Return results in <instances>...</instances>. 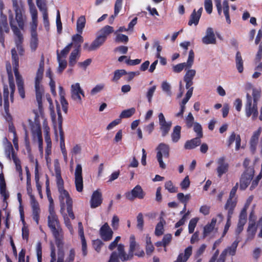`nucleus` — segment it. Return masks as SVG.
<instances>
[{
  "label": "nucleus",
  "mask_w": 262,
  "mask_h": 262,
  "mask_svg": "<svg viewBox=\"0 0 262 262\" xmlns=\"http://www.w3.org/2000/svg\"><path fill=\"white\" fill-rule=\"evenodd\" d=\"M245 170L242 174L239 181V187L242 190L246 189L250 184L254 175V163H251L248 158L243 162Z\"/></svg>",
  "instance_id": "f257e3e1"
},
{
  "label": "nucleus",
  "mask_w": 262,
  "mask_h": 262,
  "mask_svg": "<svg viewBox=\"0 0 262 262\" xmlns=\"http://www.w3.org/2000/svg\"><path fill=\"white\" fill-rule=\"evenodd\" d=\"M12 64L16 79L18 92L21 98L25 97V91L24 89V82L22 76L18 72L19 58L15 48L11 50Z\"/></svg>",
  "instance_id": "f03ea898"
},
{
  "label": "nucleus",
  "mask_w": 262,
  "mask_h": 262,
  "mask_svg": "<svg viewBox=\"0 0 262 262\" xmlns=\"http://www.w3.org/2000/svg\"><path fill=\"white\" fill-rule=\"evenodd\" d=\"M44 71V59L43 57L40 61L39 68L36 72L35 79V88L36 92V99L38 103L39 110L42 109V95L43 93V90L40 85V82L42 79L43 73Z\"/></svg>",
  "instance_id": "7ed1b4c3"
},
{
  "label": "nucleus",
  "mask_w": 262,
  "mask_h": 262,
  "mask_svg": "<svg viewBox=\"0 0 262 262\" xmlns=\"http://www.w3.org/2000/svg\"><path fill=\"white\" fill-rule=\"evenodd\" d=\"M12 6L15 14V20L21 30H24L26 19L24 4L21 0H12Z\"/></svg>",
  "instance_id": "20e7f679"
},
{
  "label": "nucleus",
  "mask_w": 262,
  "mask_h": 262,
  "mask_svg": "<svg viewBox=\"0 0 262 262\" xmlns=\"http://www.w3.org/2000/svg\"><path fill=\"white\" fill-rule=\"evenodd\" d=\"M3 97H4V107L5 114L4 117L6 121L8 122L9 130L13 134V136H16V133L15 127L12 123V117L9 113V90L7 86L5 85L3 88Z\"/></svg>",
  "instance_id": "39448f33"
},
{
  "label": "nucleus",
  "mask_w": 262,
  "mask_h": 262,
  "mask_svg": "<svg viewBox=\"0 0 262 262\" xmlns=\"http://www.w3.org/2000/svg\"><path fill=\"white\" fill-rule=\"evenodd\" d=\"M59 193V199L60 202V212L64 211L65 205H67V210L69 216L72 219H75V215L73 211V201L69 192L66 189L58 191Z\"/></svg>",
  "instance_id": "423d86ee"
},
{
  "label": "nucleus",
  "mask_w": 262,
  "mask_h": 262,
  "mask_svg": "<svg viewBox=\"0 0 262 262\" xmlns=\"http://www.w3.org/2000/svg\"><path fill=\"white\" fill-rule=\"evenodd\" d=\"M10 25L11 29L14 34V41L17 50L20 55L22 56L24 53V49L23 47L22 43L24 41V37L20 30L17 27L15 24V20H14L12 14L9 16Z\"/></svg>",
  "instance_id": "0eeeda50"
},
{
  "label": "nucleus",
  "mask_w": 262,
  "mask_h": 262,
  "mask_svg": "<svg viewBox=\"0 0 262 262\" xmlns=\"http://www.w3.org/2000/svg\"><path fill=\"white\" fill-rule=\"evenodd\" d=\"M137 244L135 241V237L134 235H131L129 237V249L128 254H126L124 246L120 244L118 246V251L119 253L120 260L122 261H125L132 259L134 256V252L135 250Z\"/></svg>",
  "instance_id": "6e6552de"
},
{
  "label": "nucleus",
  "mask_w": 262,
  "mask_h": 262,
  "mask_svg": "<svg viewBox=\"0 0 262 262\" xmlns=\"http://www.w3.org/2000/svg\"><path fill=\"white\" fill-rule=\"evenodd\" d=\"M157 158L160 167L162 169L166 168V165L163 162L162 157L168 158L169 156V147L168 145L162 143L157 148Z\"/></svg>",
  "instance_id": "1a4fd4ad"
},
{
  "label": "nucleus",
  "mask_w": 262,
  "mask_h": 262,
  "mask_svg": "<svg viewBox=\"0 0 262 262\" xmlns=\"http://www.w3.org/2000/svg\"><path fill=\"white\" fill-rule=\"evenodd\" d=\"M6 67L9 79V86L7 85L9 90V95L10 94L11 102L13 103L14 101V93L15 90V85L13 80V76L10 62H7ZM5 85H4V86ZM6 85L7 86V85Z\"/></svg>",
  "instance_id": "9d476101"
},
{
  "label": "nucleus",
  "mask_w": 262,
  "mask_h": 262,
  "mask_svg": "<svg viewBox=\"0 0 262 262\" xmlns=\"http://www.w3.org/2000/svg\"><path fill=\"white\" fill-rule=\"evenodd\" d=\"M145 195V192L139 185H136L131 191L125 193L126 198L130 201H134L135 199H143Z\"/></svg>",
  "instance_id": "9b49d317"
},
{
  "label": "nucleus",
  "mask_w": 262,
  "mask_h": 262,
  "mask_svg": "<svg viewBox=\"0 0 262 262\" xmlns=\"http://www.w3.org/2000/svg\"><path fill=\"white\" fill-rule=\"evenodd\" d=\"M194 54L193 50H191L189 52V55L186 62L179 63L173 66L172 70L175 73H180L184 69H190L193 64Z\"/></svg>",
  "instance_id": "f8f14e48"
},
{
  "label": "nucleus",
  "mask_w": 262,
  "mask_h": 262,
  "mask_svg": "<svg viewBox=\"0 0 262 262\" xmlns=\"http://www.w3.org/2000/svg\"><path fill=\"white\" fill-rule=\"evenodd\" d=\"M55 238V243L58 249H63V232L60 226L50 229Z\"/></svg>",
  "instance_id": "ddd939ff"
},
{
  "label": "nucleus",
  "mask_w": 262,
  "mask_h": 262,
  "mask_svg": "<svg viewBox=\"0 0 262 262\" xmlns=\"http://www.w3.org/2000/svg\"><path fill=\"white\" fill-rule=\"evenodd\" d=\"M49 214L48 216V226L50 229L60 226L59 221L54 211V207L51 205L49 208Z\"/></svg>",
  "instance_id": "4468645a"
},
{
  "label": "nucleus",
  "mask_w": 262,
  "mask_h": 262,
  "mask_svg": "<svg viewBox=\"0 0 262 262\" xmlns=\"http://www.w3.org/2000/svg\"><path fill=\"white\" fill-rule=\"evenodd\" d=\"M75 184L76 190L78 192H82L83 190V178L82 176V166L78 164L76 165L75 171Z\"/></svg>",
  "instance_id": "2eb2a0df"
},
{
  "label": "nucleus",
  "mask_w": 262,
  "mask_h": 262,
  "mask_svg": "<svg viewBox=\"0 0 262 262\" xmlns=\"http://www.w3.org/2000/svg\"><path fill=\"white\" fill-rule=\"evenodd\" d=\"M238 243V241H235L230 246L226 248L221 254L220 258L217 262H225L226 256L228 254L234 256L236 253Z\"/></svg>",
  "instance_id": "dca6fc26"
},
{
  "label": "nucleus",
  "mask_w": 262,
  "mask_h": 262,
  "mask_svg": "<svg viewBox=\"0 0 262 262\" xmlns=\"http://www.w3.org/2000/svg\"><path fill=\"white\" fill-rule=\"evenodd\" d=\"M71 93L72 99L79 103L81 102L80 95L84 97V92L79 83H76L71 85Z\"/></svg>",
  "instance_id": "f3484780"
},
{
  "label": "nucleus",
  "mask_w": 262,
  "mask_h": 262,
  "mask_svg": "<svg viewBox=\"0 0 262 262\" xmlns=\"http://www.w3.org/2000/svg\"><path fill=\"white\" fill-rule=\"evenodd\" d=\"M217 167L216 171L217 176L221 178L222 176L228 172L229 169V164L226 161L225 157L219 158L216 161Z\"/></svg>",
  "instance_id": "a211bd4d"
},
{
  "label": "nucleus",
  "mask_w": 262,
  "mask_h": 262,
  "mask_svg": "<svg viewBox=\"0 0 262 262\" xmlns=\"http://www.w3.org/2000/svg\"><path fill=\"white\" fill-rule=\"evenodd\" d=\"M31 206L32 208V215L33 219L35 221L37 225L39 224L40 209L38 203L35 200L33 195H31Z\"/></svg>",
  "instance_id": "6ab92c4d"
},
{
  "label": "nucleus",
  "mask_w": 262,
  "mask_h": 262,
  "mask_svg": "<svg viewBox=\"0 0 262 262\" xmlns=\"http://www.w3.org/2000/svg\"><path fill=\"white\" fill-rule=\"evenodd\" d=\"M202 41L205 45L216 44V39L212 28H207L205 35L202 38Z\"/></svg>",
  "instance_id": "aec40b11"
},
{
  "label": "nucleus",
  "mask_w": 262,
  "mask_h": 262,
  "mask_svg": "<svg viewBox=\"0 0 262 262\" xmlns=\"http://www.w3.org/2000/svg\"><path fill=\"white\" fill-rule=\"evenodd\" d=\"M105 41L103 38L98 35L96 38L89 45L88 42H85L83 46V49L88 51H92L97 50L100 48Z\"/></svg>",
  "instance_id": "412c9836"
},
{
  "label": "nucleus",
  "mask_w": 262,
  "mask_h": 262,
  "mask_svg": "<svg viewBox=\"0 0 262 262\" xmlns=\"http://www.w3.org/2000/svg\"><path fill=\"white\" fill-rule=\"evenodd\" d=\"M99 233L104 241H109L112 238L113 231L106 223L100 228Z\"/></svg>",
  "instance_id": "4be33fe9"
},
{
  "label": "nucleus",
  "mask_w": 262,
  "mask_h": 262,
  "mask_svg": "<svg viewBox=\"0 0 262 262\" xmlns=\"http://www.w3.org/2000/svg\"><path fill=\"white\" fill-rule=\"evenodd\" d=\"M102 202V193L99 189L94 191L92 195L90 200V205L92 208H95L99 206Z\"/></svg>",
  "instance_id": "5701e85b"
},
{
  "label": "nucleus",
  "mask_w": 262,
  "mask_h": 262,
  "mask_svg": "<svg viewBox=\"0 0 262 262\" xmlns=\"http://www.w3.org/2000/svg\"><path fill=\"white\" fill-rule=\"evenodd\" d=\"M30 13L32 18L31 23V35H37V11L35 7H31Z\"/></svg>",
  "instance_id": "b1692460"
},
{
  "label": "nucleus",
  "mask_w": 262,
  "mask_h": 262,
  "mask_svg": "<svg viewBox=\"0 0 262 262\" xmlns=\"http://www.w3.org/2000/svg\"><path fill=\"white\" fill-rule=\"evenodd\" d=\"M257 109V104L252 103V98L249 94L246 95V103L245 104V112L247 117H250L254 109Z\"/></svg>",
  "instance_id": "393cba45"
},
{
  "label": "nucleus",
  "mask_w": 262,
  "mask_h": 262,
  "mask_svg": "<svg viewBox=\"0 0 262 262\" xmlns=\"http://www.w3.org/2000/svg\"><path fill=\"white\" fill-rule=\"evenodd\" d=\"M192 254V247L189 246L185 249L184 253H180L174 262H186Z\"/></svg>",
  "instance_id": "a878e982"
},
{
  "label": "nucleus",
  "mask_w": 262,
  "mask_h": 262,
  "mask_svg": "<svg viewBox=\"0 0 262 262\" xmlns=\"http://www.w3.org/2000/svg\"><path fill=\"white\" fill-rule=\"evenodd\" d=\"M257 230V227L255 224L254 220L252 222L249 221L248 227L247 228V240H251L255 236Z\"/></svg>",
  "instance_id": "bb28decb"
},
{
  "label": "nucleus",
  "mask_w": 262,
  "mask_h": 262,
  "mask_svg": "<svg viewBox=\"0 0 262 262\" xmlns=\"http://www.w3.org/2000/svg\"><path fill=\"white\" fill-rule=\"evenodd\" d=\"M201 143V138L195 137L186 142L184 148L186 149H191L200 145Z\"/></svg>",
  "instance_id": "cd10ccee"
},
{
  "label": "nucleus",
  "mask_w": 262,
  "mask_h": 262,
  "mask_svg": "<svg viewBox=\"0 0 262 262\" xmlns=\"http://www.w3.org/2000/svg\"><path fill=\"white\" fill-rule=\"evenodd\" d=\"M4 142L5 143V155L9 159H11V157L12 158L13 154H15L12 145L10 142L7 140L6 138L4 139Z\"/></svg>",
  "instance_id": "c85d7f7f"
},
{
  "label": "nucleus",
  "mask_w": 262,
  "mask_h": 262,
  "mask_svg": "<svg viewBox=\"0 0 262 262\" xmlns=\"http://www.w3.org/2000/svg\"><path fill=\"white\" fill-rule=\"evenodd\" d=\"M114 28L108 25H106L101 28L98 32L99 35L100 37L103 38L104 40H106L107 36L110 34L114 32Z\"/></svg>",
  "instance_id": "c756f323"
},
{
  "label": "nucleus",
  "mask_w": 262,
  "mask_h": 262,
  "mask_svg": "<svg viewBox=\"0 0 262 262\" xmlns=\"http://www.w3.org/2000/svg\"><path fill=\"white\" fill-rule=\"evenodd\" d=\"M216 223V219L213 218L210 224L206 225L204 227L203 238L207 236L214 229Z\"/></svg>",
  "instance_id": "7c9ffc66"
},
{
  "label": "nucleus",
  "mask_w": 262,
  "mask_h": 262,
  "mask_svg": "<svg viewBox=\"0 0 262 262\" xmlns=\"http://www.w3.org/2000/svg\"><path fill=\"white\" fill-rule=\"evenodd\" d=\"M72 40L73 45H74L75 49L80 50L81 44L83 42V38L79 33L76 34L72 36Z\"/></svg>",
  "instance_id": "2f4dec72"
},
{
  "label": "nucleus",
  "mask_w": 262,
  "mask_h": 262,
  "mask_svg": "<svg viewBox=\"0 0 262 262\" xmlns=\"http://www.w3.org/2000/svg\"><path fill=\"white\" fill-rule=\"evenodd\" d=\"M80 50L74 49L71 53L69 57V66L73 67L77 62V61L80 57Z\"/></svg>",
  "instance_id": "473e14b6"
},
{
  "label": "nucleus",
  "mask_w": 262,
  "mask_h": 262,
  "mask_svg": "<svg viewBox=\"0 0 262 262\" xmlns=\"http://www.w3.org/2000/svg\"><path fill=\"white\" fill-rule=\"evenodd\" d=\"M235 63H236V67L239 73H241L243 72L244 67H243V60L242 59L241 54L239 51H237L236 54L235 56Z\"/></svg>",
  "instance_id": "72a5a7b5"
},
{
  "label": "nucleus",
  "mask_w": 262,
  "mask_h": 262,
  "mask_svg": "<svg viewBox=\"0 0 262 262\" xmlns=\"http://www.w3.org/2000/svg\"><path fill=\"white\" fill-rule=\"evenodd\" d=\"M181 127L179 125H177L174 127L173 132L171 134V139L173 142L176 143L178 142L181 138Z\"/></svg>",
  "instance_id": "f704fd0d"
},
{
  "label": "nucleus",
  "mask_w": 262,
  "mask_h": 262,
  "mask_svg": "<svg viewBox=\"0 0 262 262\" xmlns=\"http://www.w3.org/2000/svg\"><path fill=\"white\" fill-rule=\"evenodd\" d=\"M85 18L84 16H81L78 18L76 24V30L78 33L81 34L82 33L83 29L85 27Z\"/></svg>",
  "instance_id": "c9c22d12"
},
{
  "label": "nucleus",
  "mask_w": 262,
  "mask_h": 262,
  "mask_svg": "<svg viewBox=\"0 0 262 262\" xmlns=\"http://www.w3.org/2000/svg\"><path fill=\"white\" fill-rule=\"evenodd\" d=\"M165 224V221L164 219H161L160 222L157 224L156 226L155 234L156 235L159 236L162 235L164 233V225Z\"/></svg>",
  "instance_id": "e433bc0d"
},
{
  "label": "nucleus",
  "mask_w": 262,
  "mask_h": 262,
  "mask_svg": "<svg viewBox=\"0 0 262 262\" xmlns=\"http://www.w3.org/2000/svg\"><path fill=\"white\" fill-rule=\"evenodd\" d=\"M159 125L160 126V130H161L162 132V136L163 137L166 136L168 134L170 129L172 125V122L171 121H169L167 122V123L160 124Z\"/></svg>",
  "instance_id": "4c0bfd02"
},
{
  "label": "nucleus",
  "mask_w": 262,
  "mask_h": 262,
  "mask_svg": "<svg viewBox=\"0 0 262 262\" xmlns=\"http://www.w3.org/2000/svg\"><path fill=\"white\" fill-rule=\"evenodd\" d=\"M38 46V35H31L30 47L32 52L36 50Z\"/></svg>",
  "instance_id": "58836bf2"
},
{
  "label": "nucleus",
  "mask_w": 262,
  "mask_h": 262,
  "mask_svg": "<svg viewBox=\"0 0 262 262\" xmlns=\"http://www.w3.org/2000/svg\"><path fill=\"white\" fill-rule=\"evenodd\" d=\"M56 185L58 188V190H62L64 189V182L63 179H62L60 172L59 170H56Z\"/></svg>",
  "instance_id": "ea45409f"
},
{
  "label": "nucleus",
  "mask_w": 262,
  "mask_h": 262,
  "mask_svg": "<svg viewBox=\"0 0 262 262\" xmlns=\"http://www.w3.org/2000/svg\"><path fill=\"white\" fill-rule=\"evenodd\" d=\"M57 59L59 63L57 71L59 73H61L62 71L66 68L67 62L65 59L62 60L59 54L58 51H57Z\"/></svg>",
  "instance_id": "a19ab883"
},
{
  "label": "nucleus",
  "mask_w": 262,
  "mask_h": 262,
  "mask_svg": "<svg viewBox=\"0 0 262 262\" xmlns=\"http://www.w3.org/2000/svg\"><path fill=\"white\" fill-rule=\"evenodd\" d=\"M155 248L152 244L151 238L148 235L146 237V253L147 255H150L154 252Z\"/></svg>",
  "instance_id": "79ce46f5"
},
{
  "label": "nucleus",
  "mask_w": 262,
  "mask_h": 262,
  "mask_svg": "<svg viewBox=\"0 0 262 262\" xmlns=\"http://www.w3.org/2000/svg\"><path fill=\"white\" fill-rule=\"evenodd\" d=\"M200 17L196 14V12L195 10H193L190 16V19L188 21V25L189 26H191L194 24L195 26H196L199 21Z\"/></svg>",
  "instance_id": "37998d69"
},
{
  "label": "nucleus",
  "mask_w": 262,
  "mask_h": 262,
  "mask_svg": "<svg viewBox=\"0 0 262 262\" xmlns=\"http://www.w3.org/2000/svg\"><path fill=\"white\" fill-rule=\"evenodd\" d=\"M25 170L26 171V174H27V193L29 195V196L31 197V195H32V188L31 186V174L29 172V168L27 166L25 167Z\"/></svg>",
  "instance_id": "c03bdc74"
},
{
  "label": "nucleus",
  "mask_w": 262,
  "mask_h": 262,
  "mask_svg": "<svg viewBox=\"0 0 262 262\" xmlns=\"http://www.w3.org/2000/svg\"><path fill=\"white\" fill-rule=\"evenodd\" d=\"M177 198L181 203L184 204V206H186L187 202L191 198V195L190 194L184 195L183 193L180 192L177 194Z\"/></svg>",
  "instance_id": "a18cd8bd"
},
{
  "label": "nucleus",
  "mask_w": 262,
  "mask_h": 262,
  "mask_svg": "<svg viewBox=\"0 0 262 262\" xmlns=\"http://www.w3.org/2000/svg\"><path fill=\"white\" fill-rule=\"evenodd\" d=\"M136 112L134 107L123 111L120 115V118H127L132 116Z\"/></svg>",
  "instance_id": "49530a36"
},
{
  "label": "nucleus",
  "mask_w": 262,
  "mask_h": 262,
  "mask_svg": "<svg viewBox=\"0 0 262 262\" xmlns=\"http://www.w3.org/2000/svg\"><path fill=\"white\" fill-rule=\"evenodd\" d=\"M1 195L4 196V200H6L9 196L8 192L6 191V183L3 173H1Z\"/></svg>",
  "instance_id": "de8ad7c7"
},
{
  "label": "nucleus",
  "mask_w": 262,
  "mask_h": 262,
  "mask_svg": "<svg viewBox=\"0 0 262 262\" xmlns=\"http://www.w3.org/2000/svg\"><path fill=\"white\" fill-rule=\"evenodd\" d=\"M1 31H4L5 32L8 33L9 31V28L8 25L6 16L3 15L1 13Z\"/></svg>",
  "instance_id": "09e8293b"
},
{
  "label": "nucleus",
  "mask_w": 262,
  "mask_h": 262,
  "mask_svg": "<svg viewBox=\"0 0 262 262\" xmlns=\"http://www.w3.org/2000/svg\"><path fill=\"white\" fill-rule=\"evenodd\" d=\"M193 130L196 134V137L202 138L203 136V129L201 125L198 122H195L193 125Z\"/></svg>",
  "instance_id": "8fccbe9b"
},
{
  "label": "nucleus",
  "mask_w": 262,
  "mask_h": 262,
  "mask_svg": "<svg viewBox=\"0 0 262 262\" xmlns=\"http://www.w3.org/2000/svg\"><path fill=\"white\" fill-rule=\"evenodd\" d=\"M165 188L170 193H175L178 191V188L175 187L171 181L165 182L164 185Z\"/></svg>",
  "instance_id": "3c124183"
},
{
  "label": "nucleus",
  "mask_w": 262,
  "mask_h": 262,
  "mask_svg": "<svg viewBox=\"0 0 262 262\" xmlns=\"http://www.w3.org/2000/svg\"><path fill=\"white\" fill-rule=\"evenodd\" d=\"M126 74L127 72L124 70H116L114 72V75L112 80L113 81L117 82L121 77V76L126 75Z\"/></svg>",
  "instance_id": "603ef678"
},
{
  "label": "nucleus",
  "mask_w": 262,
  "mask_h": 262,
  "mask_svg": "<svg viewBox=\"0 0 262 262\" xmlns=\"http://www.w3.org/2000/svg\"><path fill=\"white\" fill-rule=\"evenodd\" d=\"M198 221L199 218L198 217H194L190 220L188 225V231L189 233H192L194 232Z\"/></svg>",
  "instance_id": "864d4df0"
},
{
  "label": "nucleus",
  "mask_w": 262,
  "mask_h": 262,
  "mask_svg": "<svg viewBox=\"0 0 262 262\" xmlns=\"http://www.w3.org/2000/svg\"><path fill=\"white\" fill-rule=\"evenodd\" d=\"M36 4L38 9L42 13L48 12L46 2L45 0H36Z\"/></svg>",
  "instance_id": "5fc2aeb1"
},
{
  "label": "nucleus",
  "mask_w": 262,
  "mask_h": 262,
  "mask_svg": "<svg viewBox=\"0 0 262 262\" xmlns=\"http://www.w3.org/2000/svg\"><path fill=\"white\" fill-rule=\"evenodd\" d=\"M247 222V207L242 210L239 216L238 222L242 224H246Z\"/></svg>",
  "instance_id": "6e6d98bb"
},
{
  "label": "nucleus",
  "mask_w": 262,
  "mask_h": 262,
  "mask_svg": "<svg viewBox=\"0 0 262 262\" xmlns=\"http://www.w3.org/2000/svg\"><path fill=\"white\" fill-rule=\"evenodd\" d=\"M137 227L140 230L142 231L144 226L143 215L142 213H139L137 216Z\"/></svg>",
  "instance_id": "4d7b16f0"
},
{
  "label": "nucleus",
  "mask_w": 262,
  "mask_h": 262,
  "mask_svg": "<svg viewBox=\"0 0 262 262\" xmlns=\"http://www.w3.org/2000/svg\"><path fill=\"white\" fill-rule=\"evenodd\" d=\"M194 118L191 114V113H189L187 116L186 117L185 121H186V125L187 127L189 128L192 127L193 125H194Z\"/></svg>",
  "instance_id": "13d9d810"
},
{
  "label": "nucleus",
  "mask_w": 262,
  "mask_h": 262,
  "mask_svg": "<svg viewBox=\"0 0 262 262\" xmlns=\"http://www.w3.org/2000/svg\"><path fill=\"white\" fill-rule=\"evenodd\" d=\"M116 36L115 38V41L116 42H123L126 43L128 41V37L127 36L122 34H116Z\"/></svg>",
  "instance_id": "bf43d9fd"
},
{
  "label": "nucleus",
  "mask_w": 262,
  "mask_h": 262,
  "mask_svg": "<svg viewBox=\"0 0 262 262\" xmlns=\"http://www.w3.org/2000/svg\"><path fill=\"white\" fill-rule=\"evenodd\" d=\"M103 244V243L99 239L94 240L93 241V247L98 253L100 252L101 247Z\"/></svg>",
  "instance_id": "052dcab7"
},
{
  "label": "nucleus",
  "mask_w": 262,
  "mask_h": 262,
  "mask_svg": "<svg viewBox=\"0 0 262 262\" xmlns=\"http://www.w3.org/2000/svg\"><path fill=\"white\" fill-rule=\"evenodd\" d=\"M32 134L34 138L39 139L42 138L41 131L40 126H36L32 129Z\"/></svg>",
  "instance_id": "680f3d73"
},
{
  "label": "nucleus",
  "mask_w": 262,
  "mask_h": 262,
  "mask_svg": "<svg viewBox=\"0 0 262 262\" xmlns=\"http://www.w3.org/2000/svg\"><path fill=\"white\" fill-rule=\"evenodd\" d=\"M36 252L38 262H42V247L41 243L40 242L37 243Z\"/></svg>",
  "instance_id": "e2e57ef3"
},
{
  "label": "nucleus",
  "mask_w": 262,
  "mask_h": 262,
  "mask_svg": "<svg viewBox=\"0 0 262 262\" xmlns=\"http://www.w3.org/2000/svg\"><path fill=\"white\" fill-rule=\"evenodd\" d=\"M261 128L260 127L258 129V130L253 133V134L250 139V143L257 144L259 136L261 133Z\"/></svg>",
  "instance_id": "0e129e2a"
},
{
  "label": "nucleus",
  "mask_w": 262,
  "mask_h": 262,
  "mask_svg": "<svg viewBox=\"0 0 262 262\" xmlns=\"http://www.w3.org/2000/svg\"><path fill=\"white\" fill-rule=\"evenodd\" d=\"M252 95L253 98V103L257 104V101L259 100L261 95L260 91L256 89H253L252 90Z\"/></svg>",
  "instance_id": "69168bd1"
},
{
  "label": "nucleus",
  "mask_w": 262,
  "mask_h": 262,
  "mask_svg": "<svg viewBox=\"0 0 262 262\" xmlns=\"http://www.w3.org/2000/svg\"><path fill=\"white\" fill-rule=\"evenodd\" d=\"M156 85H153L152 86L150 87L149 89H148L146 94V96L147 98L148 101L149 103H151L152 100V98L154 95V94L156 91Z\"/></svg>",
  "instance_id": "338daca9"
},
{
  "label": "nucleus",
  "mask_w": 262,
  "mask_h": 262,
  "mask_svg": "<svg viewBox=\"0 0 262 262\" xmlns=\"http://www.w3.org/2000/svg\"><path fill=\"white\" fill-rule=\"evenodd\" d=\"M119 259H120L119 253L113 251L110 255L108 262H120Z\"/></svg>",
  "instance_id": "774afa93"
}]
</instances>
